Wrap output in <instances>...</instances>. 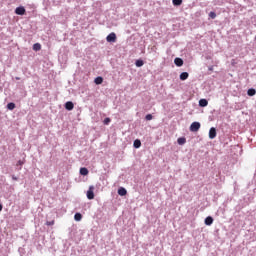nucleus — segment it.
Here are the masks:
<instances>
[{"instance_id": "1", "label": "nucleus", "mask_w": 256, "mask_h": 256, "mask_svg": "<svg viewBox=\"0 0 256 256\" xmlns=\"http://www.w3.org/2000/svg\"><path fill=\"white\" fill-rule=\"evenodd\" d=\"M116 34L114 32H111L110 34H108V36L106 37V41L108 43H115L116 42Z\"/></svg>"}, {"instance_id": "2", "label": "nucleus", "mask_w": 256, "mask_h": 256, "mask_svg": "<svg viewBox=\"0 0 256 256\" xmlns=\"http://www.w3.org/2000/svg\"><path fill=\"white\" fill-rule=\"evenodd\" d=\"M199 129H200V123H199V122H193V123L190 125V131H191L192 133L198 132Z\"/></svg>"}, {"instance_id": "3", "label": "nucleus", "mask_w": 256, "mask_h": 256, "mask_svg": "<svg viewBox=\"0 0 256 256\" xmlns=\"http://www.w3.org/2000/svg\"><path fill=\"white\" fill-rule=\"evenodd\" d=\"M217 137V129L215 127H211L209 130V138L214 140Z\"/></svg>"}, {"instance_id": "4", "label": "nucleus", "mask_w": 256, "mask_h": 256, "mask_svg": "<svg viewBox=\"0 0 256 256\" xmlns=\"http://www.w3.org/2000/svg\"><path fill=\"white\" fill-rule=\"evenodd\" d=\"M94 187L91 186L86 193L87 199L92 200L94 198V193H93Z\"/></svg>"}, {"instance_id": "5", "label": "nucleus", "mask_w": 256, "mask_h": 256, "mask_svg": "<svg viewBox=\"0 0 256 256\" xmlns=\"http://www.w3.org/2000/svg\"><path fill=\"white\" fill-rule=\"evenodd\" d=\"M74 103L71 102V101H68L66 104H64V108L67 110V111H73L74 110Z\"/></svg>"}, {"instance_id": "6", "label": "nucleus", "mask_w": 256, "mask_h": 256, "mask_svg": "<svg viewBox=\"0 0 256 256\" xmlns=\"http://www.w3.org/2000/svg\"><path fill=\"white\" fill-rule=\"evenodd\" d=\"M213 223H214V218L211 216L206 217L204 220V224L206 226H211V225H213Z\"/></svg>"}, {"instance_id": "7", "label": "nucleus", "mask_w": 256, "mask_h": 256, "mask_svg": "<svg viewBox=\"0 0 256 256\" xmlns=\"http://www.w3.org/2000/svg\"><path fill=\"white\" fill-rule=\"evenodd\" d=\"M15 14L16 15H24L25 14V8L24 7H17L15 8Z\"/></svg>"}, {"instance_id": "8", "label": "nucleus", "mask_w": 256, "mask_h": 256, "mask_svg": "<svg viewBox=\"0 0 256 256\" xmlns=\"http://www.w3.org/2000/svg\"><path fill=\"white\" fill-rule=\"evenodd\" d=\"M118 195H119L120 197H125V196L127 195V190H126L125 188H123V187H120V188L118 189Z\"/></svg>"}, {"instance_id": "9", "label": "nucleus", "mask_w": 256, "mask_h": 256, "mask_svg": "<svg viewBox=\"0 0 256 256\" xmlns=\"http://www.w3.org/2000/svg\"><path fill=\"white\" fill-rule=\"evenodd\" d=\"M174 64H175L177 67H182L183 64H184V61H183V59H181V58H175Z\"/></svg>"}, {"instance_id": "10", "label": "nucleus", "mask_w": 256, "mask_h": 256, "mask_svg": "<svg viewBox=\"0 0 256 256\" xmlns=\"http://www.w3.org/2000/svg\"><path fill=\"white\" fill-rule=\"evenodd\" d=\"M199 106H200L201 108L207 107V106H208V101H207L206 99H204V98L200 99V100H199Z\"/></svg>"}, {"instance_id": "11", "label": "nucleus", "mask_w": 256, "mask_h": 256, "mask_svg": "<svg viewBox=\"0 0 256 256\" xmlns=\"http://www.w3.org/2000/svg\"><path fill=\"white\" fill-rule=\"evenodd\" d=\"M188 77H189L188 72H181L179 76L181 81H185L186 79H188Z\"/></svg>"}, {"instance_id": "12", "label": "nucleus", "mask_w": 256, "mask_h": 256, "mask_svg": "<svg viewBox=\"0 0 256 256\" xmlns=\"http://www.w3.org/2000/svg\"><path fill=\"white\" fill-rule=\"evenodd\" d=\"M249 97H254L256 95V90L254 88H249L247 91Z\"/></svg>"}, {"instance_id": "13", "label": "nucleus", "mask_w": 256, "mask_h": 256, "mask_svg": "<svg viewBox=\"0 0 256 256\" xmlns=\"http://www.w3.org/2000/svg\"><path fill=\"white\" fill-rule=\"evenodd\" d=\"M133 147L139 149L141 147V141L139 139L134 140Z\"/></svg>"}, {"instance_id": "14", "label": "nucleus", "mask_w": 256, "mask_h": 256, "mask_svg": "<svg viewBox=\"0 0 256 256\" xmlns=\"http://www.w3.org/2000/svg\"><path fill=\"white\" fill-rule=\"evenodd\" d=\"M94 83L96 85H101L103 83V77H101V76L96 77L94 80Z\"/></svg>"}, {"instance_id": "15", "label": "nucleus", "mask_w": 256, "mask_h": 256, "mask_svg": "<svg viewBox=\"0 0 256 256\" xmlns=\"http://www.w3.org/2000/svg\"><path fill=\"white\" fill-rule=\"evenodd\" d=\"M6 107L8 108L9 111H13L16 108V104L11 102V103L7 104Z\"/></svg>"}, {"instance_id": "16", "label": "nucleus", "mask_w": 256, "mask_h": 256, "mask_svg": "<svg viewBox=\"0 0 256 256\" xmlns=\"http://www.w3.org/2000/svg\"><path fill=\"white\" fill-rule=\"evenodd\" d=\"M177 143H178L179 145H184V144L186 143V138H185V137H179V138L177 139Z\"/></svg>"}, {"instance_id": "17", "label": "nucleus", "mask_w": 256, "mask_h": 256, "mask_svg": "<svg viewBox=\"0 0 256 256\" xmlns=\"http://www.w3.org/2000/svg\"><path fill=\"white\" fill-rule=\"evenodd\" d=\"M80 174L84 176L88 175L89 174L88 168H80Z\"/></svg>"}, {"instance_id": "18", "label": "nucleus", "mask_w": 256, "mask_h": 256, "mask_svg": "<svg viewBox=\"0 0 256 256\" xmlns=\"http://www.w3.org/2000/svg\"><path fill=\"white\" fill-rule=\"evenodd\" d=\"M81 219H82L81 213L76 212V213L74 214V220H75V221H81Z\"/></svg>"}, {"instance_id": "19", "label": "nucleus", "mask_w": 256, "mask_h": 256, "mask_svg": "<svg viewBox=\"0 0 256 256\" xmlns=\"http://www.w3.org/2000/svg\"><path fill=\"white\" fill-rule=\"evenodd\" d=\"M41 48H42V46H41L40 43H35V44L33 45V50H34V51H40Z\"/></svg>"}, {"instance_id": "20", "label": "nucleus", "mask_w": 256, "mask_h": 256, "mask_svg": "<svg viewBox=\"0 0 256 256\" xmlns=\"http://www.w3.org/2000/svg\"><path fill=\"white\" fill-rule=\"evenodd\" d=\"M183 3V0H173L174 6H181Z\"/></svg>"}, {"instance_id": "21", "label": "nucleus", "mask_w": 256, "mask_h": 256, "mask_svg": "<svg viewBox=\"0 0 256 256\" xmlns=\"http://www.w3.org/2000/svg\"><path fill=\"white\" fill-rule=\"evenodd\" d=\"M216 17H217L216 12L211 11V12L209 13V18H210V19H216Z\"/></svg>"}, {"instance_id": "22", "label": "nucleus", "mask_w": 256, "mask_h": 256, "mask_svg": "<svg viewBox=\"0 0 256 256\" xmlns=\"http://www.w3.org/2000/svg\"><path fill=\"white\" fill-rule=\"evenodd\" d=\"M136 66H137V67H143V66H144V61H142V60H137V61H136Z\"/></svg>"}, {"instance_id": "23", "label": "nucleus", "mask_w": 256, "mask_h": 256, "mask_svg": "<svg viewBox=\"0 0 256 256\" xmlns=\"http://www.w3.org/2000/svg\"><path fill=\"white\" fill-rule=\"evenodd\" d=\"M104 125H109L111 123V118L110 117H106L103 121Z\"/></svg>"}, {"instance_id": "24", "label": "nucleus", "mask_w": 256, "mask_h": 256, "mask_svg": "<svg viewBox=\"0 0 256 256\" xmlns=\"http://www.w3.org/2000/svg\"><path fill=\"white\" fill-rule=\"evenodd\" d=\"M153 119V116L151 114H148L145 116L146 121H151Z\"/></svg>"}, {"instance_id": "25", "label": "nucleus", "mask_w": 256, "mask_h": 256, "mask_svg": "<svg viewBox=\"0 0 256 256\" xmlns=\"http://www.w3.org/2000/svg\"><path fill=\"white\" fill-rule=\"evenodd\" d=\"M55 224V221L46 222L47 226H53Z\"/></svg>"}, {"instance_id": "26", "label": "nucleus", "mask_w": 256, "mask_h": 256, "mask_svg": "<svg viewBox=\"0 0 256 256\" xmlns=\"http://www.w3.org/2000/svg\"><path fill=\"white\" fill-rule=\"evenodd\" d=\"M23 164H24V162L22 160L17 161V166H19V165L22 166Z\"/></svg>"}, {"instance_id": "27", "label": "nucleus", "mask_w": 256, "mask_h": 256, "mask_svg": "<svg viewBox=\"0 0 256 256\" xmlns=\"http://www.w3.org/2000/svg\"><path fill=\"white\" fill-rule=\"evenodd\" d=\"M12 179L14 180V181H18V178L16 177V176H12Z\"/></svg>"}, {"instance_id": "28", "label": "nucleus", "mask_w": 256, "mask_h": 256, "mask_svg": "<svg viewBox=\"0 0 256 256\" xmlns=\"http://www.w3.org/2000/svg\"><path fill=\"white\" fill-rule=\"evenodd\" d=\"M213 70H214V66H210L209 71H213Z\"/></svg>"}, {"instance_id": "29", "label": "nucleus", "mask_w": 256, "mask_h": 256, "mask_svg": "<svg viewBox=\"0 0 256 256\" xmlns=\"http://www.w3.org/2000/svg\"><path fill=\"white\" fill-rule=\"evenodd\" d=\"M2 211H3V205L0 204V212H2Z\"/></svg>"}, {"instance_id": "30", "label": "nucleus", "mask_w": 256, "mask_h": 256, "mask_svg": "<svg viewBox=\"0 0 256 256\" xmlns=\"http://www.w3.org/2000/svg\"><path fill=\"white\" fill-rule=\"evenodd\" d=\"M21 78L20 77H15V80H20Z\"/></svg>"}]
</instances>
